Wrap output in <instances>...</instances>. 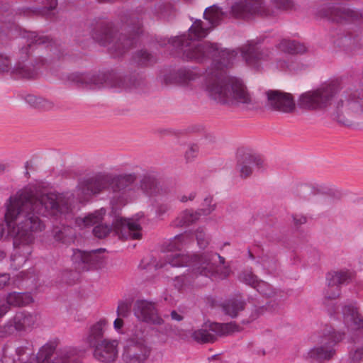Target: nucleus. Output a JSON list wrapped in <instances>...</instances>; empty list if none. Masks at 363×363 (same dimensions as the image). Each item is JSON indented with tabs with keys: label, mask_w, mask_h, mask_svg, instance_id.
<instances>
[{
	"label": "nucleus",
	"mask_w": 363,
	"mask_h": 363,
	"mask_svg": "<svg viewBox=\"0 0 363 363\" xmlns=\"http://www.w3.org/2000/svg\"><path fill=\"white\" fill-rule=\"evenodd\" d=\"M135 61L140 65H147L154 62L153 56L149 53L147 50H140L137 52L134 55Z\"/></svg>",
	"instance_id": "c9c22d12"
},
{
	"label": "nucleus",
	"mask_w": 363,
	"mask_h": 363,
	"mask_svg": "<svg viewBox=\"0 0 363 363\" xmlns=\"http://www.w3.org/2000/svg\"><path fill=\"white\" fill-rule=\"evenodd\" d=\"M171 209V206L168 203H160L157 206L156 213L159 217L163 216Z\"/></svg>",
	"instance_id": "09e8293b"
},
{
	"label": "nucleus",
	"mask_w": 363,
	"mask_h": 363,
	"mask_svg": "<svg viewBox=\"0 0 363 363\" xmlns=\"http://www.w3.org/2000/svg\"><path fill=\"white\" fill-rule=\"evenodd\" d=\"M240 279L254 288H257L261 284L257 277L251 272H242L240 276Z\"/></svg>",
	"instance_id": "e433bc0d"
},
{
	"label": "nucleus",
	"mask_w": 363,
	"mask_h": 363,
	"mask_svg": "<svg viewBox=\"0 0 363 363\" xmlns=\"http://www.w3.org/2000/svg\"><path fill=\"white\" fill-rule=\"evenodd\" d=\"M111 181L112 174L108 173H98L81 181L77 188L78 199L83 201L91 195L111 189Z\"/></svg>",
	"instance_id": "f8f14e48"
},
{
	"label": "nucleus",
	"mask_w": 363,
	"mask_h": 363,
	"mask_svg": "<svg viewBox=\"0 0 363 363\" xmlns=\"http://www.w3.org/2000/svg\"><path fill=\"white\" fill-rule=\"evenodd\" d=\"M272 2L278 9L289 10L294 7L293 0H272Z\"/></svg>",
	"instance_id": "a18cd8bd"
},
{
	"label": "nucleus",
	"mask_w": 363,
	"mask_h": 363,
	"mask_svg": "<svg viewBox=\"0 0 363 363\" xmlns=\"http://www.w3.org/2000/svg\"><path fill=\"white\" fill-rule=\"evenodd\" d=\"M9 311V307L5 303L0 301V319Z\"/></svg>",
	"instance_id": "5fc2aeb1"
},
{
	"label": "nucleus",
	"mask_w": 363,
	"mask_h": 363,
	"mask_svg": "<svg viewBox=\"0 0 363 363\" xmlns=\"http://www.w3.org/2000/svg\"><path fill=\"white\" fill-rule=\"evenodd\" d=\"M33 301V298L29 293H9L6 297V303L10 308V306L22 307L25 306Z\"/></svg>",
	"instance_id": "c85d7f7f"
},
{
	"label": "nucleus",
	"mask_w": 363,
	"mask_h": 363,
	"mask_svg": "<svg viewBox=\"0 0 363 363\" xmlns=\"http://www.w3.org/2000/svg\"><path fill=\"white\" fill-rule=\"evenodd\" d=\"M9 169V164L5 162H0V174H3L8 172Z\"/></svg>",
	"instance_id": "13d9d810"
},
{
	"label": "nucleus",
	"mask_w": 363,
	"mask_h": 363,
	"mask_svg": "<svg viewBox=\"0 0 363 363\" xmlns=\"http://www.w3.org/2000/svg\"><path fill=\"white\" fill-rule=\"evenodd\" d=\"M246 306V302L240 297H233L226 299L220 304L222 311L232 318H236Z\"/></svg>",
	"instance_id": "bb28decb"
},
{
	"label": "nucleus",
	"mask_w": 363,
	"mask_h": 363,
	"mask_svg": "<svg viewBox=\"0 0 363 363\" xmlns=\"http://www.w3.org/2000/svg\"><path fill=\"white\" fill-rule=\"evenodd\" d=\"M267 106L273 111L289 113L295 110V102L292 96L279 90L266 91Z\"/></svg>",
	"instance_id": "dca6fc26"
},
{
	"label": "nucleus",
	"mask_w": 363,
	"mask_h": 363,
	"mask_svg": "<svg viewBox=\"0 0 363 363\" xmlns=\"http://www.w3.org/2000/svg\"><path fill=\"white\" fill-rule=\"evenodd\" d=\"M44 4V8L48 10L55 9L57 5V0H45Z\"/></svg>",
	"instance_id": "603ef678"
},
{
	"label": "nucleus",
	"mask_w": 363,
	"mask_h": 363,
	"mask_svg": "<svg viewBox=\"0 0 363 363\" xmlns=\"http://www.w3.org/2000/svg\"><path fill=\"white\" fill-rule=\"evenodd\" d=\"M201 213L199 211L186 209L172 222L173 227H182L189 225L199 219Z\"/></svg>",
	"instance_id": "c756f323"
},
{
	"label": "nucleus",
	"mask_w": 363,
	"mask_h": 363,
	"mask_svg": "<svg viewBox=\"0 0 363 363\" xmlns=\"http://www.w3.org/2000/svg\"><path fill=\"white\" fill-rule=\"evenodd\" d=\"M133 311L135 317L141 321L154 325H162L163 319L158 315L155 304L145 300L135 303Z\"/></svg>",
	"instance_id": "f3484780"
},
{
	"label": "nucleus",
	"mask_w": 363,
	"mask_h": 363,
	"mask_svg": "<svg viewBox=\"0 0 363 363\" xmlns=\"http://www.w3.org/2000/svg\"><path fill=\"white\" fill-rule=\"evenodd\" d=\"M196 196V191H191L190 193L188 194V195H182L178 197V199L182 202V203H186L187 201H192L195 199Z\"/></svg>",
	"instance_id": "8fccbe9b"
},
{
	"label": "nucleus",
	"mask_w": 363,
	"mask_h": 363,
	"mask_svg": "<svg viewBox=\"0 0 363 363\" xmlns=\"http://www.w3.org/2000/svg\"><path fill=\"white\" fill-rule=\"evenodd\" d=\"M118 342L116 340H104L103 342L91 347L95 359L102 363H112L118 357Z\"/></svg>",
	"instance_id": "a211bd4d"
},
{
	"label": "nucleus",
	"mask_w": 363,
	"mask_h": 363,
	"mask_svg": "<svg viewBox=\"0 0 363 363\" xmlns=\"http://www.w3.org/2000/svg\"><path fill=\"white\" fill-rule=\"evenodd\" d=\"M5 221L9 233L13 238L16 252L11 256L13 265L21 267L31 254L33 233L42 231L45 225L39 216L68 214L72 211V199L64 194H36L20 191L6 203Z\"/></svg>",
	"instance_id": "f03ea898"
},
{
	"label": "nucleus",
	"mask_w": 363,
	"mask_h": 363,
	"mask_svg": "<svg viewBox=\"0 0 363 363\" xmlns=\"http://www.w3.org/2000/svg\"><path fill=\"white\" fill-rule=\"evenodd\" d=\"M352 274L348 271H340L328 273L327 275L328 289L325 292L324 304L332 315L335 313L337 306L331 303L340 295L339 285L347 284L352 280Z\"/></svg>",
	"instance_id": "ddd939ff"
},
{
	"label": "nucleus",
	"mask_w": 363,
	"mask_h": 363,
	"mask_svg": "<svg viewBox=\"0 0 363 363\" xmlns=\"http://www.w3.org/2000/svg\"><path fill=\"white\" fill-rule=\"evenodd\" d=\"M140 189L144 194L152 196L158 191V183L156 179L150 175H145L140 179L139 185L137 184V189Z\"/></svg>",
	"instance_id": "2f4dec72"
},
{
	"label": "nucleus",
	"mask_w": 363,
	"mask_h": 363,
	"mask_svg": "<svg viewBox=\"0 0 363 363\" xmlns=\"http://www.w3.org/2000/svg\"><path fill=\"white\" fill-rule=\"evenodd\" d=\"M237 159V168L242 178H247L250 176L254 166L262 168L264 164V160L259 155L242 150L238 151Z\"/></svg>",
	"instance_id": "6ab92c4d"
},
{
	"label": "nucleus",
	"mask_w": 363,
	"mask_h": 363,
	"mask_svg": "<svg viewBox=\"0 0 363 363\" xmlns=\"http://www.w3.org/2000/svg\"><path fill=\"white\" fill-rule=\"evenodd\" d=\"M240 330V326L233 322L206 323L201 328L194 330L191 337L199 343H212L217 340V336L227 335Z\"/></svg>",
	"instance_id": "9b49d317"
},
{
	"label": "nucleus",
	"mask_w": 363,
	"mask_h": 363,
	"mask_svg": "<svg viewBox=\"0 0 363 363\" xmlns=\"http://www.w3.org/2000/svg\"><path fill=\"white\" fill-rule=\"evenodd\" d=\"M342 40H343V41H344L345 43H347L348 41H350V42H351V41H352V39H350V38H347V36H345V37L343 38V39H342Z\"/></svg>",
	"instance_id": "680f3d73"
},
{
	"label": "nucleus",
	"mask_w": 363,
	"mask_h": 363,
	"mask_svg": "<svg viewBox=\"0 0 363 363\" xmlns=\"http://www.w3.org/2000/svg\"><path fill=\"white\" fill-rule=\"evenodd\" d=\"M151 352L147 334L142 328L135 327L125 340L122 353L123 363H145Z\"/></svg>",
	"instance_id": "0eeeda50"
},
{
	"label": "nucleus",
	"mask_w": 363,
	"mask_h": 363,
	"mask_svg": "<svg viewBox=\"0 0 363 363\" xmlns=\"http://www.w3.org/2000/svg\"><path fill=\"white\" fill-rule=\"evenodd\" d=\"M106 211L101 208L84 218H76L75 223L79 228L89 227L96 225L93 229L94 235L98 238H104L108 235L112 230L111 225L100 223Z\"/></svg>",
	"instance_id": "2eb2a0df"
},
{
	"label": "nucleus",
	"mask_w": 363,
	"mask_h": 363,
	"mask_svg": "<svg viewBox=\"0 0 363 363\" xmlns=\"http://www.w3.org/2000/svg\"><path fill=\"white\" fill-rule=\"evenodd\" d=\"M42 64H44V60H41Z\"/></svg>",
	"instance_id": "774afa93"
},
{
	"label": "nucleus",
	"mask_w": 363,
	"mask_h": 363,
	"mask_svg": "<svg viewBox=\"0 0 363 363\" xmlns=\"http://www.w3.org/2000/svg\"><path fill=\"white\" fill-rule=\"evenodd\" d=\"M196 238L198 245L201 249H205L209 244V238L202 228H198L196 231Z\"/></svg>",
	"instance_id": "ea45409f"
},
{
	"label": "nucleus",
	"mask_w": 363,
	"mask_h": 363,
	"mask_svg": "<svg viewBox=\"0 0 363 363\" xmlns=\"http://www.w3.org/2000/svg\"><path fill=\"white\" fill-rule=\"evenodd\" d=\"M9 274H0V289H3L9 281Z\"/></svg>",
	"instance_id": "3c124183"
},
{
	"label": "nucleus",
	"mask_w": 363,
	"mask_h": 363,
	"mask_svg": "<svg viewBox=\"0 0 363 363\" xmlns=\"http://www.w3.org/2000/svg\"><path fill=\"white\" fill-rule=\"evenodd\" d=\"M12 71L11 58L1 54L0 55V74Z\"/></svg>",
	"instance_id": "37998d69"
},
{
	"label": "nucleus",
	"mask_w": 363,
	"mask_h": 363,
	"mask_svg": "<svg viewBox=\"0 0 363 363\" xmlns=\"http://www.w3.org/2000/svg\"><path fill=\"white\" fill-rule=\"evenodd\" d=\"M201 77V72L196 68L179 69L176 73V79L183 84L186 85L191 82H194Z\"/></svg>",
	"instance_id": "473e14b6"
},
{
	"label": "nucleus",
	"mask_w": 363,
	"mask_h": 363,
	"mask_svg": "<svg viewBox=\"0 0 363 363\" xmlns=\"http://www.w3.org/2000/svg\"><path fill=\"white\" fill-rule=\"evenodd\" d=\"M294 220L296 225H301L306 223L307 221V218L303 216H294Z\"/></svg>",
	"instance_id": "864d4df0"
},
{
	"label": "nucleus",
	"mask_w": 363,
	"mask_h": 363,
	"mask_svg": "<svg viewBox=\"0 0 363 363\" xmlns=\"http://www.w3.org/2000/svg\"><path fill=\"white\" fill-rule=\"evenodd\" d=\"M193 278V276L189 274H183L176 277L174 280V285L177 289H180L184 286L190 284Z\"/></svg>",
	"instance_id": "a19ab883"
},
{
	"label": "nucleus",
	"mask_w": 363,
	"mask_h": 363,
	"mask_svg": "<svg viewBox=\"0 0 363 363\" xmlns=\"http://www.w3.org/2000/svg\"><path fill=\"white\" fill-rule=\"evenodd\" d=\"M301 188L303 189H308V186H301Z\"/></svg>",
	"instance_id": "69168bd1"
},
{
	"label": "nucleus",
	"mask_w": 363,
	"mask_h": 363,
	"mask_svg": "<svg viewBox=\"0 0 363 363\" xmlns=\"http://www.w3.org/2000/svg\"><path fill=\"white\" fill-rule=\"evenodd\" d=\"M228 15L217 5L211 6L203 13L208 23L196 20L189 28L188 35L169 39L168 43L182 52V58L186 61L204 63L212 60L205 76L206 91L211 99L220 104L253 105V99L242 81L227 72L237 53L234 50L223 49L216 43H193L205 38Z\"/></svg>",
	"instance_id": "f257e3e1"
},
{
	"label": "nucleus",
	"mask_w": 363,
	"mask_h": 363,
	"mask_svg": "<svg viewBox=\"0 0 363 363\" xmlns=\"http://www.w3.org/2000/svg\"><path fill=\"white\" fill-rule=\"evenodd\" d=\"M277 67L281 69L296 71L299 69L300 66L292 58H289L287 60H279L277 62Z\"/></svg>",
	"instance_id": "58836bf2"
},
{
	"label": "nucleus",
	"mask_w": 363,
	"mask_h": 363,
	"mask_svg": "<svg viewBox=\"0 0 363 363\" xmlns=\"http://www.w3.org/2000/svg\"><path fill=\"white\" fill-rule=\"evenodd\" d=\"M25 100L31 106L44 111L51 110L54 107L52 101L32 94L27 95Z\"/></svg>",
	"instance_id": "72a5a7b5"
},
{
	"label": "nucleus",
	"mask_w": 363,
	"mask_h": 363,
	"mask_svg": "<svg viewBox=\"0 0 363 363\" xmlns=\"http://www.w3.org/2000/svg\"><path fill=\"white\" fill-rule=\"evenodd\" d=\"M138 176L135 173H125L118 175L112 174L111 190L114 193L125 194L135 191Z\"/></svg>",
	"instance_id": "aec40b11"
},
{
	"label": "nucleus",
	"mask_w": 363,
	"mask_h": 363,
	"mask_svg": "<svg viewBox=\"0 0 363 363\" xmlns=\"http://www.w3.org/2000/svg\"><path fill=\"white\" fill-rule=\"evenodd\" d=\"M36 322V316L26 312H18L8 323L9 327H13L17 331L25 330L32 327Z\"/></svg>",
	"instance_id": "a878e982"
},
{
	"label": "nucleus",
	"mask_w": 363,
	"mask_h": 363,
	"mask_svg": "<svg viewBox=\"0 0 363 363\" xmlns=\"http://www.w3.org/2000/svg\"><path fill=\"white\" fill-rule=\"evenodd\" d=\"M107 324L108 323L106 319H101L90 327L84 339L85 342L90 348L100 342H103L104 340H108L107 338H104V333Z\"/></svg>",
	"instance_id": "b1692460"
},
{
	"label": "nucleus",
	"mask_w": 363,
	"mask_h": 363,
	"mask_svg": "<svg viewBox=\"0 0 363 363\" xmlns=\"http://www.w3.org/2000/svg\"><path fill=\"white\" fill-rule=\"evenodd\" d=\"M264 309L263 307H255L254 308V310L252 311V313H251L250 318L247 320H242V323L244 324H245V323L248 324V323H251L252 321L257 319L260 314H262L264 313Z\"/></svg>",
	"instance_id": "49530a36"
},
{
	"label": "nucleus",
	"mask_w": 363,
	"mask_h": 363,
	"mask_svg": "<svg viewBox=\"0 0 363 363\" xmlns=\"http://www.w3.org/2000/svg\"><path fill=\"white\" fill-rule=\"evenodd\" d=\"M123 325V320L121 318H116L113 322L115 329L120 330Z\"/></svg>",
	"instance_id": "4d7b16f0"
},
{
	"label": "nucleus",
	"mask_w": 363,
	"mask_h": 363,
	"mask_svg": "<svg viewBox=\"0 0 363 363\" xmlns=\"http://www.w3.org/2000/svg\"><path fill=\"white\" fill-rule=\"evenodd\" d=\"M4 252H0V259L4 258Z\"/></svg>",
	"instance_id": "e2e57ef3"
},
{
	"label": "nucleus",
	"mask_w": 363,
	"mask_h": 363,
	"mask_svg": "<svg viewBox=\"0 0 363 363\" xmlns=\"http://www.w3.org/2000/svg\"><path fill=\"white\" fill-rule=\"evenodd\" d=\"M5 233V227L3 223H0V240L2 238Z\"/></svg>",
	"instance_id": "bf43d9fd"
},
{
	"label": "nucleus",
	"mask_w": 363,
	"mask_h": 363,
	"mask_svg": "<svg viewBox=\"0 0 363 363\" xmlns=\"http://www.w3.org/2000/svg\"><path fill=\"white\" fill-rule=\"evenodd\" d=\"M345 334L340 332H336L332 328L325 329L324 338L328 342H323L320 346L314 347L309 352L311 358L317 361L330 360L335 354L334 346L340 342Z\"/></svg>",
	"instance_id": "4468645a"
},
{
	"label": "nucleus",
	"mask_w": 363,
	"mask_h": 363,
	"mask_svg": "<svg viewBox=\"0 0 363 363\" xmlns=\"http://www.w3.org/2000/svg\"><path fill=\"white\" fill-rule=\"evenodd\" d=\"M164 9H165V8L170 9V6H164Z\"/></svg>",
	"instance_id": "338daca9"
},
{
	"label": "nucleus",
	"mask_w": 363,
	"mask_h": 363,
	"mask_svg": "<svg viewBox=\"0 0 363 363\" xmlns=\"http://www.w3.org/2000/svg\"><path fill=\"white\" fill-rule=\"evenodd\" d=\"M276 47L284 52L292 55L303 54L307 51V48L304 44L287 39L280 40Z\"/></svg>",
	"instance_id": "7c9ffc66"
},
{
	"label": "nucleus",
	"mask_w": 363,
	"mask_h": 363,
	"mask_svg": "<svg viewBox=\"0 0 363 363\" xmlns=\"http://www.w3.org/2000/svg\"><path fill=\"white\" fill-rule=\"evenodd\" d=\"M127 25L130 31L133 33V36L127 37L122 33L119 34L111 21L102 20L94 29L92 37L101 45L107 47L114 57H120L135 44V36L143 32V17L133 13L128 19Z\"/></svg>",
	"instance_id": "20e7f679"
},
{
	"label": "nucleus",
	"mask_w": 363,
	"mask_h": 363,
	"mask_svg": "<svg viewBox=\"0 0 363 363\" xmlns=\"http://www.w3.org/2000/svg\"><path fill=\"white\" fill-rule=\"evenodd\" d=\"M344 322L352 330H363V318L357 308L352 305L345 306L342 309Z\"/></svg>",
	"instance_id": "393cba45"
},
{
	"label": "nucleus",
	"mask_w": 363,
	"mask_h": 363,
	"mask_svg": "<svg viewBox=\"0 0 363 363\" xmlns=\"http://www.w3.org/2000/svg\"><path fill=\"white\" fill-rule=\"evenodd\" d=\"M31 354H33L32 345L26 342L16 347L13 357L4 355L1 361L2 363H24L28 360V356Z\"/></svg>",
	"instance_id": "cd10ccee"
},
{
	"label": "nucleus",
	"mask_w": 363,
	"mask_h": 363,
	"mask_svg": "<svg viewBox=\"0 0 363 363\" xmlns=\"http://www.w3.org/2000/svg\"><path fill=\"white\" fill-rule=\"evenodd\" d=\"M213 203V197L210 195L204 198L201 204L202 208L199 211L201 214L208 216L216 209V203Z\"/></svg>",
	"instance_id": "4c0bfd02"
},
{
	"label": "nucleus",
	"mask_w": 363,
	"mask_h": 363,
	"mask_svg": "<svg viewBox=\"0 0 363 363\" xmlns=\"http://www.w3.org/2000/svg\"><path fill=\"white\" fill-rule=\"evenodd\" d=\"M248 255H249V258L251 259H255V256L251 252L250 250H248Z\"/></svg>",
	"instance_id": "052dcab7"
},
{
	"label": "nucleus",
	"mask_w": 363,
	"mask_h": 363,
	"mask_svg": "<svg viewBox=\"0 0 363 363\" xmlns=\"http://www.w3.org/2000/svg\"><path fill=\"white\" fill-rule=\"evenodd\" d=\"M171 318L174 320L177 321H182L184 319V317L182 315L178 313L176 311H172L170 313Z\"/></svg>",
	"instance_id": "6e6d98bb"
},
{
	"label": "nucleus",
	"mask_w": 363,
	"mask_h": 363,
	"mask_svg": "<svg viewBox=\"0 0 363 363\" xmlns=\"http://www.w3.org/2000/svg\"><path fill=\"white\" fill-rule=\"evenodd\" d=\"M270 52L267 48L260 49L252 42L242 48V55L246 63L251 67H258L261 61L269 58Z\"/></svg>",
	"instance_id": "5701e85b"
},
{
	"label": "nucleus",
	"mask_w": 363,
	"mask_h": 363,
	"mask_svg": "<svg viewBox=\"0 0 363 363\" xmlns=\"http://www.w3.org/2000/svg\"><path fill=\"white\" fill-rule=\"evenodd\" d=\"M363 359V348L359 347L356 350L351 351L349 354V362L350 363H360V361Z\"/></svg>",
	"instance_id": "c03bdc74"
},
{
	"label": "nucleus",
	"mask_w": 363,
	"mask_h": 363,
	"mask_svg": "<svg viewBox=\"0 0 363 363\" xmlns=\"http://www.w3.org/2000/svg\"><path fill=\"white\" fill-rule=\"evenodd\" d=\"M338 89L336 83L323 84L315 90L303 94L299 98L298 104L301 108L308 110L324 108L330 104Z\"/></svg>",
	"instance_id": "1a4fd4ad"
},
{
	"label": "nucleus",
	"mask_w": 363,
	"mask_h": 363,
	"mask_svg": "<svg viewBox=\"0 0 363 363\" xmlns=\"http://www.w3.org/2000/svg\"><path fill=\"white\" fill-rule=\"evenodd\" d=\"M230 13L235 18L248 20L270 16L274 11L267 6L264 0H239L231 6Z\"/></svg>",
	"instance_id": "9d476101"
},
{
	"label": "nucleus",
	"mask_w": 363,
	"mask_h": 363,
	"mask_svg": "<svg viewBox=\"0 0 363 363\" xmlns=\"http://www.w3.org/2000/svg\"><path fill=\"white\" fill-rule=\"evenodd\" d=\"M199 151V147L196 145H190L188 150L186 151L185 157L187 160H191L194 159Z\"/></svg>",
	"instance_id": "de8ad7c7"
},
{
	"label": "nucleus",
	"mask_w": 363,
	"mask_h": 363,
	"mask_svg": "<svg viewBox=\"0 0 363 363\" xmlns=\"http://www.w3.org/2000/svg\"><path fill=\"white\" fill-rule=\"evenodd\" d=\"M189 241V235L181 234L172 239L167 246L169 254L164 257V263H157L156 268H162L167 264L172 267H191L192 274L202 275L207 277H217L221 279L229 276L230 270L228 267L224 266L225 258L219 254L213 252L194 254L192 255L173 252L180 250Z\"/></svg>",
	"instance_id": "7ed1b4c3"
},
{
	"label": "nucleus",
	"mask_w": 363,
	"mask_h": 363,
	"mask_svg": "<svg viewBox=\"0 0 363 363\" xmlns=\"http://www.w3.org/2000/svg\"><path fill=\"white\" fill-rule=\"evenodd\" d=\"M166 16H167L166 13L161 12V17H166Z\"/></svg>",
	"instance_id": "0e129e2a"
},
{
	"label": "nucleus",
	"mask_w": 363,
	"mask_h": 363,
	"mask_svg": "<svg viewBox=\"0 0 363 363\" xmlns=\"http://www.w3.org/2000/svg\"><path fill=\"white\" fill-rule=\"evenodd\" d=\"M67 79L69 82L80 86L101 87L104 84L118 87L125 90L133 91L143 85V79L136 74L129 76H118L114 73H72Z\"/></svg>",
	"instance_id": "39448f33"
},
{
	"label": "nucleus",
	"mask_w": 363,
	"mask_h": 363,
	"mask_svg": "<svg viewBox=\"0 0 363 363\" xmlns=\"http://www.w3.org/2000/svg\"><path fill=\"white\" fill-rule=\"evenodd\" d=\"M98 250V251H100ZM96 251L85 252L79 250H74L72 256V260L74 268L79 272L89 271L96 267L99 262V256Z\"/></svg>",
	"instance_id": "4be33fe9"
},
{
	"label": "nucleus",
	"mask_w": 363,
	"mask_h": 363,
	"mask_svg": "<svg viewBox=\"0 0 363 363\" xmlns=\"http://www.w3.org/2000/svg\"><path fill=\"white\" fill-rule=\"evenodd\" d=\"M363 113V89L348 88L335 103L332 116L339 123L351 125Z\"/></svg>",
	"instance_id": "423d86ee"
},
{
	"label": "nucleus",
	"mask_w": 363,
	"mask_h": 363,
	"mask_svg": "<svg viewBox=\"0 0 363 363\" xmlns=\"http://www.w3.org/2000/svg\"><path fill=\"white\" fill-rule=\"evenodd\" d=\"M141 229L138 221L130 218L117 219L114 224L116 233L125 239H140L142 236Z\"/></svg>",
	"instance_id": "412c9836"
},
{
	"label": "nucleus",
	"mask_w": 363,
	"mask_h": 363,
	"mask_svg": "<svg viewBox=\"0 0 363 363\" xmlns=\"http://www.w3.org/2000/svg\"><path fill=\"white\" fill-rule=\"evenodd\" d=\"M52 235L57 241L62 243H69L72 241V230L69 226H55L52 230Z\"/></svg>",
	"instance_id": "f704fd0d"
},
{
	"label": "nucleus",
	"mask_w": 363,
	"mask_h": 363,
	"mask_svg": "<svg viewBox=\"0 0 363 363\" xmlns=\"http://www.w3.org/2000/svg\"><path fill=\"white\" fill-rule=\"evenodd\" d=\"M130 303L129 301H119L116 313L118 316L120 317H127L130 313Z\"/></svg>",
	"instance_id": "79ce46f5"
},
{
	"label": "nucleus",
	"mask_w": 363,
	"mask_h": 363,
	"mask_svg": "<svg viewBox=\"0 0 363 363\" xmlns=\"http://www.w3.org/2000/svg\"><path fill=\"white\" fill-rule=\"evenodd\" d=\"M23 38L26 39L27 45L19 50L20 60L12 68L11 74L19 78L31 79L37 74V70L33 64H25L24 60L29 56V50L35 45L50 43V40L44 35H39L35 32H26Z\"/></svg>",
	"instance_id": "6e6552de"
}]
</instances>
